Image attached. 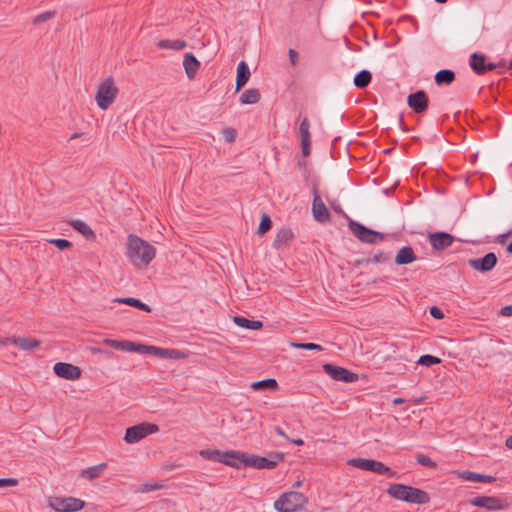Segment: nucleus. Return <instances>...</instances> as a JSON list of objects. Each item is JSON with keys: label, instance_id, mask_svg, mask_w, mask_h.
<instances>
[{"label": "nucleus", "instance_id": "nucleus-35", "mask_svg": "<svg viewBox=\"0 0 512 512\" xmlns=\"http://www.w3.org/2000/svg\"><path fill=\"white\" fill-rule=\"evenodd\" d=\"M440 362H441L440 358H438L436 356H433V355H429V354L422 355L419 358V360L417 361L418 364L424 365V366H427V367L439 364Z\"/></svg>", "mask_w": 512, "mask_h": 512}, {"label": "nucleus", "instance_id": "nucleus-13", "mask_svg": "<svg viewBox=\"0 0 512 512\" xmlns=\"http://www.w3.org/2000/svg\"><path fill=\"white\" fill-rule=\"evenodd\" d=\"M54 373L63 379L77 380L81 377V369L70 363L57 362L53 367Z\"/></svg>", "mask_w": 512, "mask_h": 512}, {"label": "nucleus", "instance_id": "nucleus-42", "mask_svg": "<svg viewBox=\"0 0 512 512\" xmlns=\"http://www.w3.org/2000/svg\"><path fill=\"white\" fill-rule=\"evenodd\" d=\"M56 14V12L54 11H47V12H44L38 16H36L33 20V23L34 24H40V23H44L46 22L47 20L51 19L52 17H54Z\"/></svg>", "mask_w": 512, "mask_h": 512}, {"label": "nucleus", "instance_id": "nucleus-1", "mask_svg": "<svg viewBox=\"0 0 512 512\" xmlns=\"http://www.w3.org/2000/svg\"><path fill=\"white\" fill-rule=\"evenodd\" d=\"M156 250L153 245L136 235L128 236L127 256L136 266H146L155 257Z\"/></svg>", "mask_w": 512, "mask_h": 512}, {"label": "nucleus", "instance_id": "nucleus-10", "mask_svg": "<svg viewBox=\"0 0 512 512\" xmlns=\"http://www.w3.org/2000/svg\"><path fill=\"white\" fill-rule=\"evenodd\" d=\"M497 262L498 258L494 252H489L481 258H472L467 261L471 268L481 273L492 271L497 265Z\"/></svg>", "mask_w": 512, "mask_h": 512}, {"label": "nucleus", "instance_id": "nucleus-21", "mask_svg": "<svg viewBox=\"0 0 512 512\" xmlns=\"http://www.w3.org/2000/svg\"><path fill=\"white\" fill-rule=\"evenodd\" d=\"M157 47L159 49H171L175 51H180L186 48L187 42L185 40L181 39H175V40H169V39H162L157 42Z\"/></svg>", "mask_w": 512, "mask_h": 512}, {"label": "nucleus", "instance_id": "nucleus-15", "mask_svg": "<svg viewBox=\"0 0 512 512\" xmlns=\"http://www.w3.org/2000/svg\"><path fill=\"white\" fill-rule=\"evenodd\" d=\"M312 213H313L314 219L317 222L324 223V222H327L330 220V212L327 209L324 202L322 201V199L316 189L314 190Z\"/></svg>", "mask_w": 512, "mask_h": 512}, {"label": "nucleus", "instance_id": "nucleus-3", "mask_svg": "<svg viewBox=\"0 0 512 512\" xmlns=\"http://www.w3.org/2000/svg\"><path fill=\"white\" fill-rule=\"evenodd\" d=\"M119 89L112 75H103L100 78L95 94L97 106L102 109H108L117 98Z\"/></svg>", "mask_w": 512, "mask_h": 512}, {"label": "nucleus", "instance_id": "nucleus-59", "mask_svg": "<svg viewBox=\"0 0 512 512\" xmlns=\"http://www.w3.org/2000/svg\"><path fill=\"white\" fill-rule=\"evenodd\" d=\"M509 235H510V233H506V234H502V235H500V236L498 237V242H499L500 244H504V243H505V241H506V239H507V237H508Z\"/></svg>", "mask_w": 512, "mask_h": 512}, {"label": "nucleus", "instance_id": "nucleus-54", "mask_svg": "<svg viewBox=\"0 0 512 512\" xmlns=\"http://www.w3.org/2000/svg\"><path fill=\"white\" fill-rule=\"evenodd\" d=\"M224 136L227 142H233L235 140L236 134L233 129H227L224 131Z\"/></svg>", "mask_w": 512, "mask_h": 512}, {"label": "nucleus", "instance_id": "nucleus-55", "mask_svg": "<svg viewBox=\"0 0 512 512\" xmlns=\"http://www.w3.org/2000/svg\"><path fill=\"white\" fill-rule=\"evenodd\" d=\"M288 55L291 64H296V62L298 61V52L294 49H289Z\"/></svg>", "mask_w": 512, "mask_h": 512}, {"label": "nucleus", "instance_id": "nucleus-36", "mask_svg": "<svg viewBox=\"0 0 512 512\" xmlns=\"http://www.w3.org/2000/svg\"><path fill=\"white\" fill-rule=\"evenodd\" d=\"M290 346L296 349H304V350H317L322 351L323 347L319 344L315 343H300V342H291Z\"/></svg>", "mask_w": 512, "mask_h": 512}, {"label": "nucleus", "instance_id": "nucleus-12", "mask_svg": "<svg viewBox=\"0 0 512 512\" xmlns=\"http://www.w3.org/2000/svg\"><path fill=\"white\" fill-rule=\"evenodd\" d=\"M243 458V466L253 467L256 469H273L277 465V461L270 460L266 457L254 455V454H240Z\"/></svg>", "mask_w": 512, "mask_h": 512}, {"label": "nucleus", "instance_id": "nucleus-51", "mask_svg": "<svg viewBox=\"0 0 512 512\" xmlns=\"http://www.w3.org/2000/svg\"><path fill=\"white\" fill-rule=\"evenodd\" d=\"M182 64H200L192 53H185Z\"/></svg>", "mask_w": 512, "mask_h": 512}, {"label": "nucleus", "instance_id": "nucleus-37", "mask_svg": "<svg viewBox=\"0 0 512 512\" xmlns=\"http://www.w3.org/2000/svg\"><path fill=\"white\" fill-rule=\"evenodd\" d=\"M497 67L503 68V69H511L512 68V66H471L473 71L479 76L484 75L487 72H489Z\"/></svg>", "mask_w": 512, "mask_h": 512}, {"label": "nucleus", "instance_id": "nucleus-45", "mask_svg": "<svg viewBox=\"0 0 512 512\" xmlns=\"http://www.w3.org/2000/svg\"><path fill=\"white\" fill-rule=\"evenodd\" d=\"M149 351H150V345H145V344H140V343L133 342L132 351L131 352H136V353H139V354H148L149 355Z\"/></svg>", "mask_w": 512, "mask_h": 512}, {"label": "nucleus", "instance_id": "nucleus-16", "mask_svg": "<svg viewBox=\"0 0 512 512\" xmlns=\"http://www.w3.org/2000/svg\"><path fill=\"white\" fill-rule=\"evenodd\" d=\"M429 243L437 251L445 250L454 242V237L446 232H435L428 235Z\"/></svg>", "mask_w": 512, "mask_h": 512}, {"label": "nucleus", "instance_id": "nucleus-57", "mask_svg": "<svg viewBox=\"0 0 512 512\" xmlns=\"http://www.w3.org/2000/svg\"><path fill=\"white\" fill-rule=\"evenodd\" d=\"M370 234L374 236V239L376 240V243L379 242V241H383L386 238L385 234H383L381 232H378V231H375V230H373V233H370Z\"/></svg>", "mask_w": 512, "mask_h": 512}, {"label": "nucleus", "instance_id": "nucleus-52", "mask_svg": "<svg viewBox=\"0 0 512 512\" xmlns=\"http://www.w3.org/2000/svg\"><path fill=\"white\" fill-rule=\"evenodd\" d=\"M18 484V480L14 478H1L0 479V487H8V486H16Z\"/></svg>", "mask_w": 512, "mask_h": 512}, {"label": "nucleus", "instance_id": "nucleus-34", "mask_svg": "<svg viewBox=\"0 0 512 512\" xmlns=\"http://www.w3.org/2000/svg\"><path fill=\"white\" fill-rule=\"evenodd\" d=\"M271 227H272V221H271L270 217L266 213H263L259 227H258V234L259 235L265 234L266 232H268L271 229Z\"/></svg>", "mask_w": 512, "mask_h": 512}, {"label": "nucleus", "instance_id": "nucleus-11", "mask_svg": "<svg viewBox=\"0 0 512 512\" xmlns=\"http://www.w3.org/2000/svg\"><path fill=\"white\" fill-rule=\"evenodd\" d=\"M323 370L332 379L337 381H342L344 383H352L358 380L357 374L340 366H335L333 364H324Z\"/></svg>", "mask_w": 512, "mask_h": 512}, {"label": "nucleus", "instance_id": "nucleus-17", "mask_svg": "<svg viewBox=\"0 0 512 512\" xmlns=\"http://www.w3.org/2000/svg\"><path fill=\"white\" fill-rule=\"evenodd\" d=\"M294 238V233L289 228H282L275 236L273 241V248L277 250H284L289 247Z\"/></svg>", "mask_w": 512, "mask_h": 512}, {"label": "nucleus", "instance_id": "nucleus-58", "mask_svg": "<svg viewBox=\"0 0 512 512\" xmlns=\"http://www.w3.org/2000/svg\"><path fill=\"white\" fill-rule=\"evenodd\" d=\"M271 457H272V459H271V460H275V461H277V462H278V461H280V460H282V459H283V457H284V453H282V452H276V453H274L273 455H271Z\"/></svg>", "mask_w": 512, "mask_h": 512}, {"label": "nucleus", "instance_id": "nucleus-62", "mask_svg": "<svg viewBox=\"0 0 512 512\" xmlns=\"http://www.w3.org/2000/svg\"><path fill=\"white\" fill-rule=\"evenodd\" d=\"M506 251L507 253L512 254V241L507 245Z\"/></svg>", "mask_w": 512, "mask_h": 512}, {"label": "nucleus", "instance_id": "nucleus-46", "mask_svg": "<svg viewBox=\"0 0 512 512\" xmlns=\"http://www.w3.org/2000/svg\"><path fill=\"white\" fill-rule=\"evenodd\" d=\"M485 60V55L474 52L470 55L468 64H485Z\"/></svg>", "mask_w": 512, "mask_h": 512}, {"label": "nucleus", "instance_id": "nucleus-53", "mask_svg": "<svg viewBox=\"0 0 512 512\" xmlns=\"http://www.w3.org/2000/svg\"><path fill=\"white\" fill-rule=\"evenodd\" d=\"M310 144H311L310 139H307V141L301 140L302 154L305 157L310 155Z\"/></svg>", "mask_w": 512, "mask_h": 512}, {"label": "nucleus", "instance_id": "nucleus-4", "mask_svg": "<svg viewBox=\"0 0 512 512\" xmlns=\"http://www.w3.org/2000/svg\"><path fill=\"white\" fill-rule=\"evenodd\" d=\"M308 502V498L300 492L290 491L283 493L275 502L274 508L278 512H295Z\"/></svg>", "mask_w": 512, "mask_h": 512}, {"label": "nucleus", "instance_id": "nucleus-33", "mask_svg": "<svg viewBox=\"0 0 512 512\" xmlns=\"http://www.w3.org/2000/svg\"><path fill=\"white\" fill-rule=\"evenodd\" d=\"M222 454L223 452H221L220 450H211V449H206V450H201L200 451V455L205 458V459H208V460H212V461H217V462H220L221 463V460H222Z\"/></svg>", "mask_w": 512, "mask_h": 512}, {"label": "nucleus", "instance_id": "nucleus-48", "mask_svg": "<svg viewBox=\"0 0 512 512\" xmlns=\"http://www.w3.org/2000/svg\"><path fill=\"white\" fill-rule=\"evenodd\" d=\"M185 354L177 349H168V359H182Z\"/></svg>", "mask_w": 512, "mask_h": 512}, {"label": "nucleus", "instance_id": "nucleus-38", "mask_svg": "<svg viewBox=\"0 0 512 512\" xmlns=\"http://www.w3.org/2000/svg\"><path fill=\"white\" fill-rule=\"evenodd\" d=\"M149 355H152V356H155V357H158L161 359H168V349L150 345Z\"/></svg>", "mask_w": 512, "mask_h": 512}, {"label": "nucleus", "instance_id": "nucleus-60", "mask_svg": "<svg viewBox=\"0 0 512 512\" xmlns=\"http://www.w3.org/2000/svg\"><path fill=\"white\" fill-rule=\"evenodd\" d=\"M505 445L507 448L509 449H512V436H509L506 441H505Z\"/></svg>", "mask_w": 512, "mask_h": 512}, {"label": "nucleus", "instance_id": "nucleus-26", "mask_svg": "<svg viewBox=\"0 0 512 512\" xmlns=\"http://www.w3.org/2000/svg\"><path fill=\"white\" fill-rule=\"evenodd\" d=\"M251 389L255 391L269 390L275 391L278 388V383L273 378H268L260 381L252 382L250 385Z\"/></svg>", "mask_w": 512, "mask_h": 512}, {"label": "nucleus", "instance_id": "nucleus-8", "mask_svg": "<svg viewBox=\"0 0 512 512\" xmlns=\"http://www.w3.org/2000/svg\"><path fill=\"white\" fill-rule=\"evenodd\" d=\"M84 505V501L74 497H54L50 501L51 508L56 512H76L81 510Z\"/></svg>", "mask_w": 512, "mask_h": 512}, {"label": "nucleus", "instance_id": "nucleus-22", "mask_svg": "<svg viewBox=\"0 0 512 512\" xmlns=\"http://www.w3.org/2000/svg\"><path fill=\"white\" fill-rule=\"evenodd\" d=\"M434 80L438 86L450 85L455 80V73L450 69H443L435 74Z\"/></svg>", "mask_w": 512, "mask_h": 512}, {"label": "nucleus", "instance_id": "nucleus-6", "mask_svg": "<svg viewBox=\"0 0 512 512\" xmlns=\"http://www.w3.org/2000/svg\"><path fill=\"white\" fill-rule=\"evenodd\" d=\"M159 431L156 424L143 422L126 429L124 440L127 443H137L143 438Z\"/></svg>", "mask_w": 512, "mask_h": 512}, {"label": "nucleus", "instance_id": "nucleus-39", "mask_svg": "<svg viewBox=\"0 0 512 512\" xmlns=\"http://www.w3.org/2000/svg\"><path fill=\"white\" fill-rule=\"evenodd\" d=\"M299 132L301 136V140L307 141V139H310V132H309V121L307 118H304L300 124Z\"/></svg>", "mask_w": 512, "mask_h": 512}, {"label": "nucleus", "instance_id": "nucleus-14", "mask_svg": "<svg viewBox=\"0 0 512 512\" xmlns=\"http://www.w3.org/2000/svg\"><path fill=\"white\" fill-rule=\"evenodd\" d=\"M348 227H349L350 231L353 233V235L357 239H359L361 242L368 243V244L376 243L374 236L370 234V233H373L372 229L367 228L363 224H361L357 221H354V220L349 221Z\"/></svg>", "mask_w": 512, "mask_h": 512}, {"label": "nucleus", "instance_id": "nucleus-63", "mask_svg": "<svg viewBox=\"0 0 512 512\" xmlns=\"http://www.w3.org/2000/svg\"><path fill=\"white\" fill-rule=\"evenodd\" d=\"M80 136H81V134H80V133L75 132V133H74V134H72V136L70 137V140L76 139V138H78V137H80Z\"/></svg>", "mask_w": 512, "mask_h": 512}, {"label": "nucleus", "instance_id": "nucleus-41", "mask_svg": "<svg viewBox=\"0 0 512 512\" xmlns=\"http://www.w3.org/2000/svg\"><path fill=\"white\" fill-rule=\"evenodd\" d=\"M48 242L56 246L59 250H65L72 247V243L66 239H50Z\"/></svg>", "mask_w": 512, "mask_h": 512}, {"label": "nucleus", "instance_id": "nucleus-2", "mask_svg": "<svg viewBox=\"0 0 512 512\" xmlns=\"http://www.w3.org/2000/svg\"><path fill=\"white\" fill-rule=\"evenodd\" d=\"M387 493L397 500L408 503L427 504L430 502V496L426 491L404 484H391Z\"/></svg>", "mask_w": 512, "mask_h": 512}, {"label": "nucleus", "instance_id": "nucleus-44", "mask_svg": "<svg viewBox=\"0 0 512 512\" xmlns=\"http://www.w3.org/2000/svg\"><path fill=\"white\" fill-rule=\"evenodd\" d=\"M387 260H388V257H387V255L385 253L378 252L375 255H373V257L367 259L366 262L367 263L377 264V263H384Z\"/></svg>", "mask_w": 512, "mask_h": 512}, {"label": "nucleus", "instance_id": "nucleus-24", "mask_svg": "<svg viewBox=\"0 0 512 512\" xmlns=\"http://www.w3.org/2000/svg\"><path fill=\"white\" fill-rule=\"evenodd\" d=\"M460 476L463 479H465L467 481H471V482L491 483L496 480L495 477H493V476L480 474V473H476V472H471V471H464L460 474Z\"/></svg>", "mask_w": 512, "mask_h": 512}, {"label": "nucleus", "instance_id": "nucleus-23", "mask_svg": "<svg viewBox=\"0 0 512 512\" xmlns=\"http://www.w3.org/2000/svg\"><path fill=\"white\" fill-rule=\"evenodd\" d=\"M250 70L249 66H237V75H236V88L235 91H240L248 82L250 78Z\"/></svg>", "mask_w": 512, "mask_h": 512}, {"label": "nucleus", "instance_id": "nucleus-7", "mask_svg": "<svg viewBox=\"0 0 512 512\" xmlns=\"http://www.w3.org/2000/svg\"><path fill=\"white\" fill-rule=\"evenodd\" d=\"M468 503L487 511H500L508 507V503L505 499L495 496H477L469 499Z\"/></svg>", "mask_w": 512, "mask_h": 512}, {"label": "nucleus", "instance_id": "nucleus-31", "mask_svg": "<svg viewBox=\"0 0 512 512\" xmlns=\"http://www.w3.org/2000/svg\"><path fill=\"white\" fill-rule=\"evenodd\" d=\"M70 224L75 230H77L87 239L95 237L93 230L85 222L81 220H74L71 221Z\"/></svg>", "mask_w": 512, "mask_h": 512}, {"label": "nucleus", "instance_id": "nucleus-61", "mask_svg": "<svg viewBox=\"0 0 512 512\" xmlns=\"http://www.w3.org/2000/svg\"><path fill=\"white\" fill-rule=\"evenodd\" d=\"M404 402H405V400H404L403 398H395V399L393 400V403H394L395 405L402 404V403H404Z\"/></svg>", "mask_w": 512, "mask_h": 512}, {"label": "nucleus", "instance_id": "nucleus-56", "mask_svg": "<svg viewBox=\"0 0 512 512\" xmlns=\"http://www.w3.org/2000/svg\"><path fill=\"white\" fill-rule=\"evenodd\" d=\"M501 315L510 317L512 316V305H506L501 309Z\"/></svg>", "mask_w": 512, "mask_h": 512}, {"label": "nucleus", "instance_id": "nucleus-43", "mask_svg": "<svg viewBox=\"0 0 512 512\" xmlns=\"http://www.w3.org/2000/svg\"><path fill=\"white\" fill-rule=\"evenodd\" d=\"M274 430H275V432H276L279 436H281V437L285 438L287 441H290V442L294 443V444H295V445H297V446H302V445H304V441H303L302 439H300V438H299V439H290V438L285 434V432L282 430V428H281V427L276 426V427L274 428Z\"/></svg>", "mask_w": 512, "mask_h": 512}, {"label": "nucleus", "instance_id": "nucleus-27", "mask_svg": "<svg viewBox=\"0 0 512 512\" xmlns=\"http://www.w3.org/2000/svg\"><path fill=\"white\" fill-rule=\"evenodd\" d=\"M12 341L18 348L25 351L33 350L40 345L38 340L28 337H17L13 338Z\"/></svg>", "mask_w": 512, "mask_h": 512}, {"label": "nucleus", "instance_id": "nucleus-18", "mask_svg": "<svg viewBox=\"0 0 512 512\" xmlns=\"http://www.w3.org/2000/svg\"><path fill=\"white\" fill-rule=\"evenodd\" d=\"M417 259L414 250L410 246L402 247L395 256L396 265H407L414 262Z\"/></svg>", "mask_w": 512, "mask_h": 512}, {"label": "nucleus", "instance_id": "nucleus-49", "mask_svg": "<svg viewBox=\"0 0 512 512\" xmlns=\"http://www.w3.org/2000/svg\"><path fill=\"white\" fill-rule=\"evenodd\" d=\"M200 66H184L187 77L192 80L195 78Z\"/></svg>", "mask_w": 512, "mask_h": 512}, {"label": "nucleus", "instance_id": "nucleus-20", "mask_svg": "<svg viewBox=\"0 0 512 512\" xmlns=\"http://www.w3.org/2000/svg\"><path fill=\"white\" fill-rule=\"evenodd\" d=\"M106 467V463H101L92 467H88L86 469L81 470L80 477L92 481L94 479L99 478L103 474Z\"/></svg>", "mask_w": 512, "mask_h": 512}, {"label": "nucleus", "instance_id": "nucleus-32", "mask_svg": "<svg viewBox=\"0 0 512 512\" xmlns=\"http://www.w3.org/2000/svg\"><path fill=\"white\" fill-rule=\"evenodd\" d=\"M111 347H113L116 350L131 352L132 351V345L133 341L129 340H108L107 341Z\"/></svg>", "mask_w": 512, "mask_h": 512}, {"label": "nucleus", "instance_id": "nucleus-25", "mask_svg": "<svg viewBox=\"0 0 512 512\" xmlns=\"http://www.w3.org/2000/svg\"><path fill=\"white\" fill-rule=\"evenodd\" d=\"M372 81V73L369 70H361L358 72L354 79L353 84L358 89L366 88Z\"/></svg>", "mask_w": 512, "mask_h": 512}, {"label": "nucleus", "instance_id": "nucleus-30", "mask_svg": "<svg viewBox=\"0 0 512 512\" xmlns=\"http://www.w3.org/2000/svg\"><path fill=\"white\" fill-rule=\"evenodd\" d=\"M114 302L126 304V305H129V306L138 308V309H140L142 311H145V312H151V308L147 304L141 302L137 298H133V297L116 298V299H114Z\"/></svg>", "mask_w": 512, "mask_h": 512}, {"label": "nucleus", "instance_id": "nucleus-64", "mask_svg": "<svg viewBox=\"0 0 512 512\" xmlns=\"http://www.w3.org/2000/svg\"><path fill=\"white\" fill-rule=\"evenodd\" d=\"M333 209L336 211V212H342V209L341 207L338 205V206H333Z\"/></svg>", "mask_w": 512, "mask_h": 512}, {"label": "nucleus", "instance_id": "nucleus-5", "mask_svg": "<svg viewBox=\"0 0 512 512\" xmlns=\"http://www.w3.org/2000/svg\"><path fill=\"white\" fill-rule=\"evenodd\" d=\"M348 464L361 470L372 471L380 475L387 474L394 476L396 474L384 463L372 459L352 458L348 460Z\"/></svg>", "mask_w": 512, "mask_h": 512}, {"label": "nucleus", "instance_id": "nucleus-50", "mask_svg": "<svg viewBox=\"0 0 512 512\" xmlns=\"http://www.w3.org/2000/svg\"><path fill=\"white\" fill-rule=\"evenodd\" d=\"M162 487H163V485L158 484V483L144 484L141 486V492L145 493V492L155 491V490L161 489Z\"/></svg>", "mask_w": 512, "mask_h": 512}, {"label": "nucleus", "instance_id": "nucleus-19", "mask_svg": "<svg viewBox=\"0 0 512 512\" xmlns=\"http://www.w3.org/2000/svg\"><path fill=\"white\" fill-rule=\"evenodd\" d=\"M240 454L245 453L235 450L223 452L221 463L231 467L239 468L241 465H243V458L239 456Z\"/></svg>", "mask_w": 512, "mask_h": 512}, {"label": "nucleus", "instance_id": "nucleus-28", "mask_svg": "<svg viewBox=\"0 0 512 512\" xmlns=\"http://www.w3.org/2000/svg\"><path fill=\"white\" fill-rule=\"evenodd\" d=\"M234 323L241 328L250 330H258L263 327V323L261 321L250 320L242 316H235Z\"/></svg>", "mask_w": 512, "mask_h": 512}, {"label": "nucleus", "instance_id": "nucleus-47", "mask_svg": "<svg viewBox=\"0 0 512 512\" xmlns=\"http://www.w3.org/2000/svg\"><path fill=\"white\" fill-rule=\"evenodd\" d=\"M429 312H430V315L437 320L444 318L443 311L437 306L430 307Z\"/></svg>", "mask_w": 512, "mask_h": 512}, {"label": "nucleus", "instance_id": "nucleus-9", "mask_svg": "<svg viewBox=\"0 0 512 512\" xmlns=\"http://www.w3.org/2000/svg\"><path fill=\"white\" fill-rule=\"evenodd\" d=\"M407 105L416 114H424L429 107V97L424 90H417L407 96Z\"/></svg>", "mask_w": 512, "mask_h": 512}, {"label": "nucleus", "instance_id": "nucleus-40", "mask_svg": "<svg viewBox=\"0 0 512 512\" xmlns=\"http://www.w3.org/2000/svg\"><path fill=\"white\" fill-rule=\"evenodd\" d=\"M416 461L418 464H420L422 466H426V467H430V468L436 467V463L425 454H418L416 456Z\"/></svg>", "mask_w": 512, "mask_h": 512}, {"label": "nucleus", "instance_id": "nucleus-29", "mask_svg": "<svg viewBox=\"0 0 512 512\" xmlns=\"http://www.w3.org/2000/svg\"><path fill=\"white\" fill-rule=\"evenodd\" d=\"M261 98L260 92L257 89H248L240 96V103L244 105L258 103Z\"/></svg>", "mask_w": 512, "mask_h": 512}]
</instances>
